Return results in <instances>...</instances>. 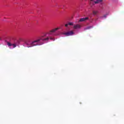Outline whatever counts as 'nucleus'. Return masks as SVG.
I'll list each match as a JSON object with an SVG mask.
<instances>
[{
  "label": "nucleus",
  "mask_w": 124,
  "mask_h": 124,
  "mask_svg": "<svg viewBox=\"0 0 124 124\" xmlns=\"http://www.w3.org/2000/svg\"><path fill=\"white\" fill-rule=\"evenodd\" d=\"M44 36H41L39 39L31 41V39H28L25 41V44L28 46V48L33 47L34 46H38L39 45H43L44 42L48 41L49 37L43 38Z\"/></svg>",
  "instance_id": "nucleus-1"
},
{
  "label": "nucleus",
  "mask_w": 124,
  "mask_h": 124,
  "mask_svg": "<svg viewBox=\"0 0 124 124\" xmlns=\"http://www.w3.org/2000/svg\"><path fill=\"white\" fill-rule=\"evenodd\" d=\"M41 36H44L43 38H47V37H48V39L47 41L44 42V43H47V42H49V39H50V40H52V41H55V39L53 37H51L49 36H47L46 34H45L44 35Z\"/></svg>",
  "instance_id": "nucleus-2"
},
{
  "label": "nucleus",
  "mask_w": 124,
  "mask_h": 124,
  "mask_svg": "<svg viewBox=\"0 0 124 124\" xmlns=\"http://www.w3.org/2000/svg\"><path fill=\"white\" fill-rule=\"evenodd\" d=\"M63 34H64V35H65L66 36H70L73 35V34H74V32H73V31H69L68 32L63 33Z\"/></svg>",
  "instance_id": "nucleus-3"
},
{
  "label": "nucleus",
  "mask_w": 124,
  "mask_h": 124,
  "mask_svg": "<svg viewBox=\"0 0 124 124\" xmlns=\"http://www.w3.org/2000/svg\"><path fill=\"white\" fill-rule=\"evenodd\" d=\"M59 29H60V28H55V29H53V30L50 31H49V32L48 33V34H49V35L52 34V32H55L56 31H58V30H59Z\"/></svg>",
  "instance_id": "nucleus-4"
},
{
  "label": "nucleus",
  "mask_w": 124,
  "mask_h": 124,
  "mask_svg": "<svg viewBox=\"0 0 124 124\" xmlns=\"http://www.w3.org/2000/svg\"><path fill=\"white\" fill-rule=\"evenodd\" d=\"M87 20H89V17L81 18L79 19V22H85Z\"/></svg>",
  "instance_id": "nucleus-5"
},
{
  "label": "nucleus",
  "mask_w": 124,
  "mask_h": 124,
  "mask_svg": "<svg viewBox=\"0 0 124 124\" xmlns=\"http://www.w3.org/2000/svg\"><path fill=\"white\" fill-rule=\"evenodd\" d=\"M81 28V25L79 24H77L75 26H74V29L75 30H77V29H80Z\"/></svg>",
  "instance_id": "nucleus-6"
},
{
  "label": "nucleus",
  "mask_w": 124,
  "mask_h": 124,
  "mask_svg": "<svg viewBox=\"0 0 124 124\" xmlns=\"http://www.w3.org/2000/svg\"><path fill=\"white\" fill-rule=\"evenodd\" d=\"M7 45L9 46V47H11V46H12V44H11L10 42H7Z\"/></svg>",
  "instance_id": "nucleus-7"
},
{
  "label": "nucleus",
  "mask_w": 124,
  "mask_h": 124,
  "mask_svg": "<svg viewBox=\"0 0 124 124\" xmlns=\"http://www.w3.org/2000/svg\"><path fill=\"white\" fill-rule=\"evenodd\" d=\"M93 15H96L98 13V11H93Z\"/></svg>",
  "instance_id": "nucleus-8"
},
{
  "label": "nucleus",
  "mask_w": 124,
  "mask_h": 124,
  "mask_svg": "<svg viewBox=\"0 0 124 124\" xmlns=\"http://www.w3.org/2000/svg\"><path fill=\"white\" fill-rule=\"evenodd\" d=\"M102 2V0H97V1L94 2V3H99V2Z\"/></svg>",
  "instance_id": "nucleus-9"
},
{
  "label": "nucleus",
  "mask_w": 124,
  "mask_h": 124,
  "mask_svg": "<svg viewBox=\"0 0 124 124\" xmlns=\"http://www.w3.org/2000/svg\"><path fill=\"white\" fill-rule=\"evenodd\" d=\"M92 28H93V26H88L85 29V30H90V29Z\"/></svg>",
  "instance_id": "nucleus-10"
},
{
  "label": "nucleus",
  "mask_w": 124,
  "mask_h": 124,
  "mask_svg": "<svg viewBox=\"0 0 124 124\" xmlns=\"http://www.w3.org/2000/svg\"><path fill=\"white\" fill-rule=\"evenodd\" d=\"M68 25L69 26H73V23H72V22L68 23Z\"/></svg>",
  "instance_id": "nucleus-11"
},
{
  "label": "nucleus",
  "mask_w": 124,
  "mask_h": 124,
  "mask_svg": "<svg viewBox=\"0 0 124 124\" xmlns=\"http://www.w3.org/2000/svg\"><path fill=\"white\" fill-rule=\"evenodd\" d=\"M12 46H13V48H16V44H12Z\"/></svg>",
  "instance_id": "nucleus-12"
},
{
  "label": "nucleus",
  "mask_w": 124,
  "mask_h": 124,
  "mask_svg": "<svg viewBox=\"0 0 124 124\" xmlns=\"http://www.w3.org/2000/svg\"><path fill=\"white\" fill-rule=\"evenodd\" d=\"M65 27H68V23L65 25Z\"/></svg>",
  "instance_id": "nucleus-13"
},
{
  "label": "nucleus",
  "mask_w": 124,
  "mask_h": 124,
  "mask_svg": "<svg viewBox=\"0 0 124 124\" xmlns=\"http://www.w3.org/2000/svg\"><path fill=\"white\" fill-rule=\"evenodd\" d=\"M104 17L105 18H106V17H107V15H104Z\"/></svg>",
  "instance_id": "nucleus-14"
},
{
  "label": "nucleus",
  "mask_w": 124,
  "mask_h": 124,
  "mask_svg": "<svg viewBox=\"0 0 124 124\" xmlns=\"http://www.w3.org/2000/svg\"><path fill=\"white\" fill-rule=\"evenodd\" d=\"M0 40H1V38L0 37Z\"/></svg>",
  "instance_id": "nucleus-15"
}]
</instances>
